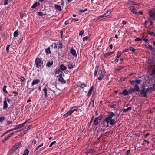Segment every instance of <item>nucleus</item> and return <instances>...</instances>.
<instances>
[{"label": "nucleus", "instance_id": "nucleus-2", "mask_svg": "<svg viewBox=\"0 0 155 155\" xmlns=\"http://www.w3.org/2000/svg\"><path fill=\"white\" fill-rule=\"evenodd\" d=\"M36 66L37 68L41 67L43 63V61L41 58H37L35 61Z\"/></svg>", "mask_w": 155, "mask_h": 155}, {"label": "nucleus", "instance_id": "nucleus-53", "mask_svg": "<svg viewBox=\"0 0 155 155\" xmlns=\"http://www.w3.org/2000/svg\"><path fill=\"white\" fill-rule=\"evenodd\" d=\"M125 79V78L124 77H122L120 78V80L121 81H124Z\"/></svg>", "mask_w": 155, "mask_h": 155}, {"label": "nucleus", "instance_id": "nucleus-48", "mask_svg": "<svg viewBox=\"0 0 155 155\" xmlns=\"http://www.w3.org/2000/svg\"><path fill=\"white\" fill-rule=\"evenodd\" d=\"M88 39V37L87 36H86L83 38V40L84 41Z\"/></svg>", "mask_w": 155, "mask_h": 155}, {"label": "nucleus", "instance_id": "nucleus-26", "mask_svg": "<svg viewBox=\"0 0 155 155\" xmlns=\"http://www.w3.org/2000/svg\"><path fill=\"white\" fill-rule=\"evenodd\" d=\"M62 44L60 42H58V47L59 48H62Z\"/></svg>", "mask_w": 155, "mask_h": 155}, {"label": "nucleus", "instance_id": "nucleus-49", "mask_svg": "<svg viewBox=\"0 0 155 155\" xmlns=\"http://www.w3.org/2000/svg\"><path fill=\"white\" fill-rule=\"evenodd\" d=\"M128 3L129 4H132V5H134V4L135 3V2H134L133 1H128Z\"/></svg>", "mask_w": 155, "mask_h": 155}, {"label": "nucleus", "instance_id": "nucleus-30", "mask_svg": "<svg viewBox=\"0 0 155 155\" xmlns=\"http://www.w3.org/2000/svg\"><path fill=\"white\" fill-rule=\"evenodd\" d=\"M131 108H132L131 107H129L126 109H125L124 110L123 112H127V111H128V110H131Z\"/></svg>", "mask_w": 155, "mask_h": 155}, {"label": "nucleus", "instance_id": "nucleus-25", "mask_svg": "<svg viewBox=\"0 0 155 155\" xmlns=\"http://www.w3.org/2000/svg\"><path fill=\"white\" fill-rule=\"evenodd\" d=\"M114 52H107L105 53L104 55L105 56H107L111 55L112 54L114 53Z\"/></svg>", "mask_w": 155, "mask_h": 155}, {"label": "nucleus", "instance_id": "nucleus-9", "mask_svg": "<svg viewBox=\"0 0 155 155\" xmlns=\"http://www.w3.org/2000/svg\"><path fill=\"white\" fill-rule=\"evenodd\" d=\"M27 122V121H25L24 123H23L21 124H20L18 125H16V127L14 128V130H16L17 129H18L19 128H21L23 127H24L25 126V124Z\"/></svg>", "mask_w": 155, "mask_h": 155}, {"label": "nucleus", "instance_id": "nucleus-43", "mask_svg": "<svg viewBox=\"0 0 155 155\" xmlns=\"http://www.w3.org/2000/svg\"><path fill=\"white\" fill-rule=\"evenodd\" d=\"M97 68H96L95 71L94 73V76H96L97 75V73L98 70H97Z\"/></svg>", "mask_w": 155, "mask_h": 155}, {"label": "nucleus", "instance_id": "nucleus-35", "mask_svg": "<svg viewBox=\"0 0 155 155\" xmlns=\"http://www.w3.org/2000/svg\"><path fill=\"white\" fill-rule=\"evenodd\" d=\"M152 73L153 74H155V64H154L153 66Z\"/></svg>", "mask_w": 155, "mask_h": 155}, {"label": "nucleus", "instance_id": "nucleus-20", "mask_svg": "<svg viewBox=\"0 0 155 155\" xmlns=\"http://www.w3.org/2000/svg\"><path fill=\"white\" fill-rule=\"evenodd\" d=\"M129 93V92L126 89L122 91V94L124 96L128 95Z\"/></svg>", "mask_w": 155, "mask_h": 155}, {"label": "nucleus", "instance_id": "nucleus-21", "mask_svg": "<svg viewBox=\"0 0 155 155\" xmlns=\"http://www.w3.org/2000/svg\"><path fill=\"white\" fill-rule=\"evenodd\" d=\"M40 5V3L38 2H35L31 7V8H35L38 6L39 5Z\"/></svg>", "mask_w": 155, "mask_h": 155}, {"label": "nucleus", "instance_id": "nucleus-36", "mask_svg": "<svg viewBox=\"0 0 155 155\" xmlns=\"http://www.w3.org/2000/svg\"><path fill=\"white\" fill-rule=\"evenodd\" d=\"M68 68L70 69H71L73 68V65H72V64H69L68 65Z\"/></svg>", "mask_w": 155, "mask_h": 155}, {"label": "nucleus", "instance_id": "nucleus-47", "mask_svg": "<svg viewBox=\"0 0 155 155\" xmlns=\"http://www.w3.org/2000/svg\"><path fill=\"white\" fill-rule=\"evenodd\" d=\"M58 42H55L54 44V48H57L58 47Z\"/></svg>", "mask_w": 155, "mask_h": 155}, {"label": "nucleus", "instance_id": "nucleus-8", "mask_svg": "<svg viewBox=\"0 0 155 155\" xmlns=\"http://www.w3.org/2000/svg\"><path fill=\"white\" fill-rule=\"evenodd\" d=\"M21 145V143L20 142L18 143L15 145L13 147L12 149V153L14 152L17 150Z\"/></svg>", "mask_w": 155, "mask_h": 155}, {"label": "nucleus", "instance_id": "nucleus-34", "mask_svg": "<svg viewBox=\"0 0 155 155\" xmlns=\"http://www.w3.org/2000/svg\"><path fill=\"white\" fill-rule=\"evenodd\" d=\"M142 82V80H141L137 79L136 80L135 82L137 84H140Z\"/></svg>", "mask_w": 155, "mask_h": 155}, {"label": "nucleus", "instance_id": "nucleus-33", "mask_svg": "<svg viewBox=\"0 0 155 155\" xmlns=\"http://www.w3.org/2000/svg\"><path fill=\"white\" fill-rule=\"evenodd\" d=\"M79 87H80L81 88H83L85 87H86V85L85 84H80L79 85Z\"/></svg>", "mask_w": 155, "mask_h": 155}, {"label": "nucleus", "instance_id": "nucleus-63", "mask_svg": "<svg viewBox=\"0 0 155 155\" xmlns=\"http://www.w3.org/2000/svg\"><path fill=\"white\" fill-rule=\"evenodd\" d=\"M132 12H133V13L134 14H136L137 13L136 10L135 8V10H133L132 11Z\"/></svg>", "mask_w": 155, "mask_h": 155}, {"label": "nucleus", "instance_id": "nucleus-61", "mask_svg": "<svg viewBox=\"0 0 155 155\" xmlns=\"http://www.w3.org/2000/svg\"><path fill=\"white\" fill-rule=\"evenodd\" d=\"M12 122L10 121H7V124L8 125H9L11 124H12Z\"/></svg>", "mask_w": 155, "mask_h": 155}, {"label": "nucleus", "instance_id": "nucleus-4", "mask_svg": "<svg viewBox=\"0 0 155 155\" xmlns=\"http://www.w3.org/2000/svg\"><path fill=\"white\" fill-rule=\"evenodd\" d=\"M99 77L98 78V80L100 81L102 80L104 77L105 75V72L102 70H100L98 73Z\"/></svg>", "mask_w": 155, "mask_h": 155}, {"label": "nucleus", "instance_id": "nucleus-44", "mask_svg": "<svg viewBox=\"0 0 155 155\" xmlns=\"http://www.w3.org/2000/svg\"><path fill=\"white\" fill-rule=\"evenodd\" d=\"M87 8H86L84 10H80V12L81 13H82L83 12H85L87 10Z\"/></svg>", "mask_w": 155, "mask_h": 155}, {"label": "nucleus", "instance_id": "nucleus-39", "mask_svg": "<svg viewBox=\"0 0 155 155\" xmlns=\"http://www.w3.org/2000/svg\"><path fill=\"white\" fill-rule=\"evenodd\" d=\"M5 119V117H0V122L3 121Z\"/></svg>", "mask_w": 155, "mask_h": 155}, {"label": "nucleus", "instance_id": "nucleus-23", "mask_svg": "<svg viewBox=\"0 0 155 155\" xmlns=\"http://www.w3.org/2000/svg\"><path fill=\"white\" fill-rule=\"evenodd\" d=\"M139 89L140 88L139 86L138 85L136 84L134 87V90H135V91H139Z\"/></svg>", "mask_w": 155, "mask_h": 155}, {"label": "nucleus", "instance_id": "nucleus-46", "mask_svg": "<svg viewBox=\"0 0 155 155\" xmlns=\"http://www.w3.org/2000/svg\"><path fill=\"white\" fill-rule=\"evenodd\" d=\"M121 55V52L120 51L118 52L117 55V57L119 58Z\"/></svg>", "mask_w": 155, "mask_h": 155}, {"label": "nucleus", "instance_id": "nucleus-42", "mask_svg": "<svg viewBox=\"0 0 155 155\" xmlns=\"http://www.w3.org/2000/svg\"><path fill=\"white\" fill-rule=\"evenodd\" d=\"M56 143V141H54L52 142L49 145V147H52L53 145L54 144Z\"/></svg>", "mask_w": 155, "mask_h": 155}, {"label": "nucleus", "instance_id": "nucleus-51", "mask_svg": "<svg viewBox=\"0 0 155 155\" xmlns=\"http://www.w3.org/2000/svg\"><path fill=\"white\" fill-rule=\"evenodd\" d=\"M149 34L151 36H154L155 35V33L153 32H150L149 33Z\"/></svg>", "mask_w": 155, "mask_h": 155}, {"label": "nucleus", "instance_id": "nucleus-3", "mask_svg": "<svg viewBox=\"0 0 155 155\" xmlns=\"http://www.w3.org/2000/svg\"><path fill=\"white\" fill-rule=\"evenodd\" d=\"M7 102L8 103L10 102V100L7 97L5 98L4 101V106L3 109H6L8 107V105L7 104Z\"/></svg>", "mask_w": 155, "mask_h": 155}, {"label": "nucleus", "instance_id": "nucleus-1", "mask_svg": "<svg viewBox=\"0 0 155 155\" xmlns=\"http://www.w3.org/2000/svg\"><path fill=\"white\" fill-rule=\"evenodd\" d=\"M115 114L113 112H110L107 117L104 120V121L107 123L106 128L109 126V125H114L116 123V119L114 118Z\"/></svg>", "mask_w": 155, "mask_h": 155}, {"label": "nucleus", "instance_id": "nucleus-64", "mask_svg": "<svg viewBox=\"0 0 155 155\" xmlns=\"http://www.w3.org/2000/svg\"><path fill=\"white\" fill-rule=\"evenodd\" d=\"M143 40L145 41L146 43H147V42L148 39H147L145 38H143Z\"/></svg>", "mask_w": 155, "mask_h": 155}, {"label": "nucleus", "instance_id": "nucleus-31", "mask_svg": "<svg viewBox=\"0 0 155 155\" xmlns=\"http://www.w3.org/2000/svg\"><path fill=\"white\" fill-rule=\"evenodd\" d=\"M46 14V13H43L42 12H39L38 13V15L40 16H42L43 15H45Z\"/></svg>", "mask_w": 155, "mask_h": 155}, {"label": "nucleus", "instance_id": "nucleus-10", "mask_svg": "<svg viewBox=\"0 0 155 155\" xmlns=\"http://www.w3.org/2000/svg\"><path fill=\"white\" fill-rule=\"evenodd\" d=\"M111 12L110 11H108L107 13L103 15L102 16H98L97 17V19L102 18L104 17H107L109 16L110 15Z\"/></svg>", "mask_w": 155, "mask_h": 155}, {"label": "nucleus", "instance_id": "nucleus-54", "mask_svg": "<svg viewBox=\"0 0 155 155\" xmlns=\"http://www.w3.org/2000/svg\"><path fill=\"white\" fill-rule=\"evenodd\" d=\"M130 84L131 85H133L135 84V81L134 80H133L132 81H130Z\"/></svg>", "mask_w": 155, "mask_h": 155}, {"label": "nucleus", "instance_id": "nucleus-59", "mask_svg": "<svg viewBox=\"0 0 155 155\" xmlns=\"http://www.w3.org/2000/svg\"><path fill=\"white\" fill-rule=\"evenodd\" d=\"M33 143H34V145L35 144L37 143L36 140H35V139H34V140H33Z\"/></svg>", "mask_w": 155, "mask_h": 155}, {"label": "nucleus", "instance_id": "nucleus-37", "mask_svg": "<svg viewBox=\"0 0 155 155\" xmlns=\"http://www.w3.org/2000/svg\"><path fill=\"white\" fill-rule=\"evenodd\" d=\"M130 51H132L133 53H134L135 51V49L133 48L132 47L130 48Z\"/></svg>", "mask_w": 155, "mask_h": 155}, {"label": "nucleus", "instance_id": "nucleus-29", "mask_svg": "<svg viewBox=\"0 0 155 155\" xmlns=\"http://www.w3.org/2000/svg\"><path fill=\"white\" fill-rule=\"evenodd\" d=\"M18 30L15 31L14 33V37H16L18 36Z\"/></svg>", "mask_w": 155, "mask_h": 155}, {"label": "nucleus", "instance_id": "nucleus-7", "mask_svg": "<svg viewBox=\"0 0 155 155\" xmlns=\"http://www.w3.org/2000/svg\"><path fill=\"white\" fill-rule=\"evenodd\" d=\"M150 17L153 20H155V12L150 10L149 12Z\"/></svg>", "mask_w": 155, "mask_h": 155}, {"label": "nucleus", "instance_id": "nucleus-27", "mask_svg": "<svg viewBox=\"0 0 155 155\" xmlns=\"http://www.w3.org/2000/svg\"><path fill=\"white\" fill-rule=\"evenodd\" d=\"M29 153V151L28 149L26 150L24 152L23 155H28Z\"/></svg>", "mask_w": 155, "mask_h": 155}, {"label": "nucleus", "instance_id": "nucleus-19", "mask_svg": "<svg viewBox=\"0 0 155 155\" xmlns=\"http://www.w3.org/2000/svg\"><path fill=\"white\" fill-rule=\"evenodd\" d=\"M94 88L93 86H92L91 87V88H90L89 91L88 92V93L87 94V95L88 96H90L91 94V93L92 91H93V89Z\"/></svg>", "mask_w": 155, "mask_h": 155}, {"label": "nucleus", "instance_id": "nucleus-38", "mask_svg": "<svg viewBox=\"0 0 155 155\" xmlns=\"http://www.w3.org/2000/svg\"><path fill=\"white\" fill-rule=\"evenodd\" d=\"M144 89L147 92V93H148V91H149L151 90L152 89V88H150V87H149L147 88H144Z\"/></svg>", "mask_w": 155, "mask_h": 155}, {"label": "nucleus", "instance_id": "nucleus-16", "mask_svg": "<svg viewBox=\"0 0 155 155\" xmlns=\"http://www.w3.org/2000/svg\"><path fill=\"white\" fill-rule=\"evenodd\" d=\"M73 112V110H71L68 112L66 114L63 115V116H65V117H67L71 114Z\"/></svg>", "mask_w": 155, "mask_h": 155}, {"label": "nucleus", "instance_id": "nucleus-55", "mask_svg": "<svg viewBox=\"0 0 155 155\" xmlns=\"http://www.w3.org/2000/svg\"><path fill=\"white\" fill-rule=\"evenodd\" d=\"M10 45H8L6 48V50L8 52L9 51V48H10Z\"/></svg>", "mask_w": 155, "mask_h": 155}, {"label": "nucleus", "instance_id": "nucleus-45", "mask_svg": "<svg viewBox=\"0 0 155 155\" xmlns=\"http://www.w3.org/2000/svg\"><path fill=\"white\" fill-rule=\"evenodd\" d=\"M141 40H142V39L139 38H137L135 39V41H141Z\"/></svg>", "mask_w": 155, "mask_h": 155}, {"label": "nucleus", "instance_id": "nucleus-6", "mask_svg": "<svg viewBox=\"0 0 155 155\" xmlns=\"http://www.w3.org/2000/svg\"><path fill=\"white\" fill-rule=\"evenodd\" d=\"M140 94L141 95V97H147V93L146 91L143 88L141 90Z\"/></svg>", "mask_w": 155, "mask_h": 155}, {"label": "nucleus", "instance_id": "nucleus-5", "mask_svg": "<svg viewBox=\"0 0 155 155\" xmlns=\"http://www.w3.org/2000/svg\"><path fill=\"white\" fill-rule=\"evenodd\" d=\"M102 118V117H100L99 116L97 117H96L94 120V123L93 124V125H98V124L100 122Z\"/></svg>", "mask_w": 155, "mask_h": 155}, {"label": "nucleus", "instance_id": "nucleus-60", "mask_svg": "<svg viewBox=\"0 0 155 155\" xmlns=\"http://www.w3.org/2000/svg\"><path fill=\"white\" fill-rule=\"evenodd\" d=\"M20 17L21 18H22L24 17V15L23 14L20 13Z\"/></svg>", "mask_w": 155, "mask_h": 155}, {"label": "nucleus", "instance_id": "nucleus-11", "mask_svg": "<svg viewBox=\"0 0 155 155\" xmlns=\"http://www.w3.org/2000/svg\"><path fill=\"white\" fill-rule=\"evenodd\" d=\"M70 53L74 56L77 57V54L76 50L74 48H71L70 51Z\"/></svg>", "mask_w": 155, "mask_h": 155}, {"label": "nucleus", "instance_id": "nucleus-41", "mask_svg": "<svg viewBox=\"0 0 155 155\" xmlns=\"http://www.w3.org/2000/svg\"><path fill=\"white\" fill-rule=\"evenodd\" d=\"M6 88H7V86H4V87H3V91H4V92H5L6 93H7L8 92L6 90Z\"/></svg>", "mask_w": 155, "mask_h": 155}, {"label": "nucleus", "instance_id": "nucleus-18", "mask_svg": "<svg viewBox=\"0 0 155 155\" xmlns=\"http://www.w3.org/2000/svg\"><path fill=\"white\" fill-rule=\"evenodd\" d=\"M55 8L57 10H58L59 11H61L62 10L61 7L58 5H55L54 6Z\"/></svg>", "mask_w": 155, "mask_h": 155}, {"label": "nucleus", "instance_id": "nucleus-50", "mask_svg": "<svg viewBox=\"0 0 155 155\" xmlns=\"http://www.w3.org/2000/svg\"><path fill=\"white\" fill-rule=\"evenodd\" d=\"M84 32V30L81 31H80L79 34V35H82L83 34Z\"/></svg>", "mask_w": 155, "mask_h": 155}, {"label": "nucleus", "instance_id": "nucleus-22", "mask_svg": "<svg viewBox=\"0 0 155 155\" xmlns=\"http://www.w3.org/2000/svg\"><path fill=\"white\" fill-rule=\"evenodd\" d=\"M60 69L62 71H64L66 69V67L62 64L60 66Z\"/></svg>", "mask_w": 155, "mask_h": 155}, {"label": "nucleus", "instance_id": "nucleus-40", "mask_svg": "<svg viewBox=\"0 0 155 155\" xmlns=\"http://www.w3.org/2000/svg\"><path fill=\"white\" fill-rule=\"evenodd\" d=\"M135 7L134 6H131L129 7V9L132 11L133 10H135Z\"/></svg>", "mask_w": 155, "mask_h": 155}, {"label": "nucleus", "instance_id": "nucleus-58", "mask_svg": "<svg viewBox=\"0 0 155 155\" xmlns=\"http://www.w3.org/2000/svg\"><path fill=\"white\" fill-rule=\"evenodd\" d=\"M21 82L24 81L25 80V78L23 77H21Z\"/></svg>", "mask_w": 155, "mask_h": 155}, {"label": "nucleus", "instance_id": "nucleus-32", "mask_svg": "<svg viewBox=\"0 0 155 155\" xmlns=\"http://www.w3.org/2000/svg\"><path fill=\"white\" fill-rule=\"evenodd\" d=\"M148 48L151 51H154V49H153L151 45H149L148 46Z\"/></svg>", "mask_w": 155, "mask_h": 155}, {"label": "nucleus", "instance_id": "nucleus-15", "mask_svg": "<svg viewBox=\"0 0 155 155\" xmlns=\"http://www.w3.org/2000/svg\"><path fill=\"white\" fill-rule=\"evenodd\" d=\"M73 112V110H71L68 112L66 114L63 115V116H65V117H67L71 114Z\"/></svg>", "mask_w": 155, "mask_h": 155}, {"label": "nucleus", "instance_id": "nucleus-24", "mask_svg": "<svg viewBox=\"0 0 155 155\" xmlns=\"http://www.w3.org/2000/svg\"><path fill=\"white\" fill-rule=\"evenodd\" d=\"M53 64V61L51 62L49 61L46 64V66L48 67H50Z\"/></svg>", "mask_w": 155, "mask_h": 155}, {"label": "nucleus", "instance_id": "nucleus-17", "mask_svg": "<svg viewBox=\"0 0 155 155\" xmlns=\"http://www.w3.org/2000/svg\"><path fill=\"white\" fill-rule=\"evenodd\" d=\"M45 93V95L46 98L48 97V96L47 94V89L46 87H44L43 90Z\"/></svg>", "mask_w": 155, "mask_h": 155}, {"label": "nucleus", "instance_id": "nucleus-62", "mask_svg": "<svg viewBox=\"0 0 155 155\" xmlns=\"http://www.w3.org/2000/svg\"><path fill=\"white\" fill-rule=\"evenodd\" d=\"M130 152V150H127L126 152L127 155H128L129 154V153Z\"/></svg>", "mask_w": 155, "mask_h": 155}, {"label": "nucleus", "instance_id": "nucleus-12", "mask_svg": "<svg viewBox=\"0 0 155 155\" xmlns=\"http://www.w3.org/2000/svg\"><path fill=\"white\" fill-rule=\"evenodd\" d=\"M40 82V80L39 79L34 80L32 82L31 84L32 86L37 84L38 83Z\"/></svg>", "mask_w": 155, "mask_h": 155}, {"label": "nucleus", "instance_id": "nucleus-14", "mask_svg": "<svg viewBox=\"0 0 155 155\" xmlns=\"http://www.w3.org/2000/svg\"><path fill=\"white\" fill-rule=\"evenodd\" d=\"M19 131H17L16 132H11L10 134H8L7 137L5 138V140H7L8 139L10 138L15 133L17 132H18Z\"/></svg>", "mask_w": 155, "mask_h": 155}, {"label": "nucleus", "instance_id": "nucleus-56", "mask_svg": "<svg viewBox=\"0 0 155 155\" xmlns=\"http://www.w3.org/2000/svg\"><path fill=\"white\" fill-rule=\"evenodd\" d=\"M8 4V0H5V1L4 3V5H7Z\"/></svg>", "mask_w": 155, "mask_h": 155}, {"label": "nucleus", "instance_id": "nucleus-57", "mask_svg": "<svg viewBox=\"0 0 155 155\" xmlns=\"http://www.w3.org/2000/svg\"><path fill=\"white\" fill-rule=\"evenodd\" d=\"M14 130V128H12V129H11L10 130H8V131L7 132V133H8L10 131H13V130Z\"/></svg>", "mask_w": 155, "mask_h": 155}, {"label": "nucleus", "instance_id": "nucleus-28", "mask_svg": "<svg viewBox=\"0 0 155 155\" xmlns=\"http://www.w3.org/2000/svg\"><path fill=\"white\" fill-rule=\"evenodd\" d=\"M135 91L134 89L133 88H130L129 90V94L134 93Z\"/></svg>", "mask_w": 155, "mask_h": 155}, {"label": "nucleus", "instance_id": "nucleus-52", "mask_svg": "<svg viewBox=\"0 0 155 155\" xmlns=\"http://www.w3.org/2000/svg\"><path fill=\"white\" fill-rule=\"evenodd\" d=\"M45 51H46V52L47 53H50V49L48 48V49H46L45 50Z\"/></svg>", "mask_w": 155, "mask_h": 155}, {"label": "nucleus", "instance_id": "nucleus-13", "mask_svg": "<svg viewBox=\"0 0 155 155\" xmlns=\"http://www.w3.org/2000/svg\"><path fill=\"white\" fill-rule=\"evenodd\" d=\"M59 81L61 82L64 83H66V81L64 79V78H62V75L61 74H60L59 75Z\"/></svg>", "mask_w": 155, "mask_h": 155}]
</instances>
